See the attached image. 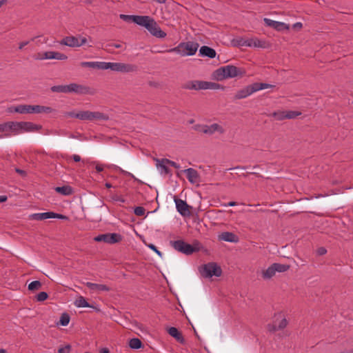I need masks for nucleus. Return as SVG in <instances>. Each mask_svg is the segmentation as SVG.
Instances as JSON below:
<instances>
[{"label": "nucleus", "instance_id": "cd10ccee", "mask_svg": "<svg viewBox=\"0 0 353 353\" xmlns=\"http://www.w3.org/2000/svg\"><path fill=\"white\" fill-rule=\"evenodd\" d=\"M109 117L101 112H91L90 111V121H108Z\"/></svg>", "mask_w": 353, "mask_h": 353}, {"label": "nucleus", "instance_id": "473e14b6", "mask_svg": "<svg viewBox=\"0 0 353 353\" xmlns=\"http://www.w3.org/2000/svg\"><path fill=\"white\" fill-rule=\"evenodd\" d=\"M285 114L286 111L279 110L272 112L270 116L274 117L277 121H283L286 119Z\"/></svg>", "mask_w": 353, "mask_h": 353}, {"label": "nucleus", "instance_id": "2f4dec72", "mask_svg": "<svg viewBox=\"0 0 353 353\" xmlns=\"http://www.w3.org/2000/svg\"><path fill=\"white\" fill-rule=\"evenodd\" d=\"M78 307H93L91 306L83 296H79L74 303Z\"/></svg>", "mask_w": 353, "mask_h": 353}, {"label": "nucleus", "instance_id": "c03bdc74", "mask_svg": "<svg viewBox=\"0 0 353 353\" xmlns=\"http://www.w3.org/2000/svg\"><path fill=\"white\" fill-rule=\"evenodd\" d=\"M81 66L83 67H89L92 68H97L98 65V62H81Z\"/></svg>", "mask_w": 353, "mask_h": 353}, {"label": "nucleus", "instance_id": "b1692460", "mask_svg": "<svg viewBox=\"0 0 353 353\" xmlns=\"http://www.w3.org/2000/svg\"><path fill=\"white\" fill-rule=\"evenodd\" d=\"M248 47L265 48L268 45L265 41L260 40L256 37L248 39Z\"/></svg>", "mask_w": 353, "mask_h": 353}, {"label": "nucleus", "instance_id": "49530a36", "mask_svg": "<svg viewBox=\"0 0 353 353\" xmlns=\"http://www.w3.org/2000/svg\"><path fill=\"white\" fill-rule=\"evenodd\" d=\"M110 62H98L97 69L100 70H108L110 69Z\"/></svg>", "mask_w": 353, "mask_h": 353}, {"label": "nucleus", "instance_id": "052dcab7", "mask_svg": "<svg viewBox=\"0 0 353 353\" xmlns=\"http://www.w3.org/2000/svg\"><path fill=\"white\" fill-rule=\"evenodd\" d=\"M72 159L75 162H79L81 161V157L77 154H74Z\"/></svg>", "mask_w": 353, "mask_h": 353}, {"label": "nucleus", "instance_id": "9d476101", "mask_svg": "<svg viewBox=\"0 0 353 353\" xmlns=\"http://www.w3.org/2000/svg\"><path fill=\"white\" fill-rule=\"evenodd\" d=\"M97 242H105L110 244L119 243L122 240V236L117 233H105L99 234L94 238Z\"/></svg>", "mask_w": 353, "mask_h": 353}, {"label": "nucleus", "instance_id": "6ab92c4d", "mask_svg": "<svg viewBox=\"0 0 353 353\" xmlns=\"http://www.w3.org/2000/svg\"><path fill=\"white\" fill-rule=\"evenodd\" d=\"M182 172L186 174L188 180L192 184H196L200 182V176L196 170L190 168L185 169Z\"/></svg>", "mask_w": 353, "mask_h": 353}, {"label": "nucleus", "instance_id": "58836bf2", "mask_svg": "<svg viewBox=\"0 0 353 353\" xmlns=\"http://www.w3.org/2000/svg\"><path fill=\"white\" fill-rule=\"evenodd\" d=\"M70 319V316L67 313H63L60 317L59 323L63 326H66L69 324Z\"/></svg>", "mask_w": 353, "mask_h": 353}, {"label": "nucleus", "instance_id": "6e6d98bb", "mask_svg": "<svg viewBox=\"0 0 353 353\" xmlns=\"http://www.w3.org/2000/svg\"><path fill=\"white\" fill-rule=\"evenodd\" d=\"M77 115H78V112H77V113H75V112H66V113L65 114V116H66V117H72V118H77V119H78Z\"/></svg>", "mask_w": 353, "mask_h": 353}, {"label": "nucleus", "instance_id": "f3484780", "mask_svg": "<svg viewBox=\"0 0 353 353\" xmlns=\"http://www.w3.org/2000/svg\"><path fill=\"white\" fill-rule=\"evenodd\" d=\"M174 202L177 211L182 215L186 216L190 214V206L187 204L185 201L174 197Z\"/></svg>", "mask_w": 353, "mask_h": 353}, {"label": "nucleus", "instance_id": "6e6552de", "mask_svg": "<svg viewBox=\"0 0 353 353\" xmlns=\"http://www.w3.org/2000/svg\"><path fill=\"white\" fill-rule=\"evenodd\" d=\"M16 134H18L23 132L39 131L42 129V126L30 121H16Z\"/></svg>", "mask_w": 353, "mask_h": 353}, {"label": "nucleus", "instance_id": "39448f33", "mask_svg": "<svg viewBox=\"0 0 353 353\" xmlns=\"http://www.w3.org/2000/svg\"><path fill=\"white\" fill-rule=\"evenodd\" d=\"M199 43L193 41L180 43L176 47L167 50L168 52H176L182 57L194 55L197 51Z\"/></svg>", "mask_w": 353, "mask_h": 353}, {"label": "nucleus", "instance_id": "4d7b16f0", "mask_svg": "<svg viewBox=\"0 0 353 353\" xmlns=\"http://www.w3.org/2000/svg\"><path fill=\"white\" fill-rule=\"evenodd\" d=\"M96 170L97 172H101L103 170V165L101 164H97Z\"/></svg>", "mask_w": 353, "mask_h": 353}, {"label": "nucleus", "instance_id": "69168bd1", "mask_svg": "<svg viewBox=\"0 0 353 353\" xmlns=\"http://www.w3.org/2000/svg\"><path fill=\"white\" fill-rule=\"evenodd\" d=\"M236 203L235 201H230L226 205L228 206H235Z\"/></svg>", "mask_w": 353, "mask_h": 353}, {"label": "nucleus", "instance_id": "4c0bfd02", "mask_svg": "<svg viewBox=\"0 0 353 353\" xmlns=\"http://www.w3.org/2000/svg\"><path fill=\"white\" fill-rule=\"evenodd\" d=\"M156 161L157 166L160 168L165 174H168L170 172V169L167 167L166 162H163V159L161 160L157 159Z\"/></svg>", "mask_w": 353, "mask_h": 353}, {"label": "nucleus", "instance_id": "603ef678", "mask_svg": "<svg viewBox=\"0 0 353 353\" xmlns=\"http://www.w3.org/2000/svg\"><path fill=\"white\" fill-rule=\"evenodd\" d=\"M15 172L20 174L23 177H26L27 175V173L25 170L19 169V168H15Z\"/></svg>", "mask_w": 353, "mask_h": 353}, {"label": "nucleus", "instance_id": "bf43d9fd", "mask_svg": "<svg viewBox=\"0 0 353 353\" xmlns=\"http://www.w3.org/2000/svg\"><path fill=\"white\" fill-rule=\"evenodd\" d=\"M108 47L111 48V47H114V48H120L121 47V44H117V43H109L108 44Z\"/></svg>", "mask_w": 353, "mask_h": 353}, {"label": "nucleus", "instance_id": "72a5a7b5", "mask_svg": "<svg viewBox=\"0 0 353 353\" xmlns=\"http://www.w3.org/2000/svg\"><path fill=\"white\" fill-rule=\"evenodd\" d=\"M129 346L132 349L137 350L142 347V342L140 339H139L137 338H133L130 340Z\"/></svg>", "mask_w": 353, "mask_h": 353}, {"label": "nucleus", "instance_id": "a18cd8bd", "mask_svg": "<svg viewBox=\"0 0 353 353\" xmlns=\"http://www.w3.org/2000/svg\"><path fill=\"white\" fill-rule=\"evenodd\" d=\"M119 17H120V19H121L122 20H123L125 21H127V22L132 21L133 22L134 15H127V14H120Z\"/></svg>", "mask_w": 353, "mask_h": 353}, {"label": "nucleus", "instance_id": "9b49d317", "mask_svg": "<svg viewBox=\"0 0 353 353\" xmlns=\"http://www.w3.org/2000/svg\"><path fill=\"white\" fill-rule=\"evenodd\" d=\"M196 130H199L200 132H202L204 134H207L209 135H212L216 132H219V134H222L225 132L224 128L220 125L218 123H213L210 125H199L195 128Z\"/></svg>", "mask_w": 353, "mask_h": 353}, {"label": "nucleus", "instance_id": "7c9ffc66", "mask_svg": "<svg viewBox=\"0 0 353 353\" xmlns=\"http://www.w3.org/2000/svg\"><path fill=\"white\" fill-rule=\"evenodd\" d=\"M55 191L62 195L68 196L72 194L73 190L69 185H63L55 188Z\"/></svg>", "mask_w": 353, "mask_h": 353}, {"label": "nucleus", "instance_id": "5701e85b", "mask_svg": "<svg viewBox=\"0 0 353 353\" xmlns=\"http://www.w3.org/2000/svg\"><path fill=\"white\" fill-rule=\"evenodd\" d=\"M168 332L170 336L174 337L178 342L181 344L185 343V339L181 334L177 328L174 327H171L168 330Z\"/></svg>", "mask_w": 353, "mask_h": 353}, {"label": "nucleus", "instance_id": "37998d69", "mask_svg": "<svg viewBox=\"0 0 353 353\" xmlns=\"http://www.w3.org/2000/svg\"><path fill=\"white\" fill-rule=\"evenodd\" d=\"M267 329L270 332H274L277 330H279L278 328L277 324L275 323V320H274L272 323H269L267 325Z\"/></svg>", "mask_w": 353, "mask_h": 353}, {"label": "nucleus", "instance_id": "423d86ee", "mask_svg": "<svg viewBox=\"0 0 353 353\" xmlns=\"http://www.w3.org/2000/svg\"><path fill=\"white\" fill-rule=\"evenodd\" d=\"M290 268L289 265L274 263L266 270L262 271V277L265 280H269L275 276L276 272H285Z\"/></svg>", "mask_w": 353, "mask_h": 353}, {"label": "nucleus", "instance_id": "79ce46f5", "mask_svg": "<svg viewBox=\"0 0 353 353\" xmlns=\"http://www.w3.org/2000/svg\"><path fill=\"white\" fill-rule=\"evenodd\" d=\"M145 210L143 207L138 206L134 210V213L139 216H143L145 214Z\"/></svg>", "mask_w": 353, "mask_h": 353}, {"label": "nucleus", "instance_id": "3c124183", "mask_svg": "<svg viewBox=\"0 0 353 353\" xmlns=\"http://www.w3.org/2000/svg\"><path fill=\"white\" fill-rule=\"evenodd\" d=\"M148 248L154 251L158 255L161 256L162 253L157 249V248L153 244H149Z\"/></svg>", "mask_w": 353, "mask_h": 353}, {"label": "nucleus", "instance_id": "338daca9", "mask_svg": "<svg viewBox=\"0 0 353 353\" xmlns=\"http://www.w3.org/2000/svg\"><path fill=\"white\" fill-rule=\"evenodd\" d=\"M116 201H121L122 203H124L125 202V199L121 198V197H117L116 199Z\"/></svg>", "mask_w": 353, "mask_h": 353}, {"label": "nucleus", "instance_id": "4be33fe9", "mask_svg": "<svg viewBox=\"0 0 353 353\" xmlns=\"http://www.w3.org/2000/svg\"><path fill=\"white\" fill-rule=\"evenodd\" d=\"M199 54L202 57H207L212 59L216 57V52L213 48L207 46H203L201 47L199 50Z\"/></svg>", "mask_w": 353, "mask_h": 353}, {"label": "nucleus", "instance_id": "dca6fc26", "mask_svg": "<svg viewBox=\"0 0 353 353\" xmlns=\"http://www.w3.org/2000/svg\"><path fill=\"white\" fill-rule=\"evenodd\" d=\"M263 21L267 26L271 27L277 31H281L283 30H289V25L283 23L276 21L268 18H264Z\"/></svg>", "mask_w": 353, "mask_h": 353}, {"label": "nucleus", "instance_id": "c756f323", "mask_svg": "<svg viewBox=\"0 0 353 353\" xmlns=\"http://www.w3.org/2000/svg\"><path fill=\"white\" fill-rule=\"evenodd\" d=\"M150 18L151 17L149 16H136V15H134L133 22L139 26L145 27L147 23L150 21Z\"/></svg>", "mask_w": 353, "mask_h": 353}, {"label": "nucleus", "instance_id": "1a4fd4ad", "mask_svg": "<svg viewBox=\"0 0 353 353\" xmlns=\"http://www.w3.org/2000/svg\"><path fill=\"white\" fill-rule=\"evenodd\" d=\"M86 42L87 39L85 37H81V35L79 37L69 36L64 37L60 41V44L71 48H77L85 44Z\"/></svg>", "mask_w": 353, "mask_h": 353}, {"label": "nucleus", "instance_id": "f8f14e48", "mask_svg": "<svg viewBox=\"0 0 353 353\" xmlns=\"http://www.w3.org/2000/svg\"><path fill=\"white\" fill-rule=\"evenodd\" d=\"M110 70L124 73L132 72L137 70L135 65L123 63H110Z\"/></svg>", "mask_w": 353, "mask_h": 353}, {"label": "nucleus", "instance_id": "f257e3e1", "mask_svg": "<svg viewBox=\"0 0 353 353\" xmlns=\"http://www.w3.org/2000/svg\"><path fill=\"white\" fill-rule=\"evenodd\" d=\"M52 92L59 93H75L78 94H95V90L88 86L72 83L69 85H54L50 88Z\"/></svg>", "mask_w": 353, "mask_h": 353}, {"label": "nucleus", "instance_id": "f704fd0d", "mask_svg": "<svg viewBox=\"0 0 353 353\" xmlns=\"http://www.w3.org/2000/svg\"><path fill=\"white\" fill-rule=\"evenodd\" d=\"M252 85H253L254 92L261 90L263 89H266V88H272L274 86L271 84L265 83H252Z\"/></svg>", "mask_w": 353, "mask_h": 353}, {"label": "nucleus", "instance_id": "0eeeda50", "mask_svg": "<svg viewBox=\"0 0 353 353\" xmlns=\"http://www.w3.org/2000/svg\"><path fill=\"white\" fill-rule=\"evenodd\" d=\"M200 273L205 278H211L213 276H220L222 270L216 263L210 262L203 265L200 269Z\"/></svg>", "mask_w": 353, "mask_h": 353}, {"label": "nucleus", "instance_id": "2eb2a0df", "mask_svg": "<svg viewBox=\"0 0 353 353\" xmlns=\"http://www.w3.org/2000/svg\"><path fill=\"white\" fill-rule=\"evenodd\" d=\"M16 121H8L3 123H0V132L5 133L3 137H10L11 135L10 133L16 134ZM2 137L3 136L1 135L0 138Z\"/></svg>", "mask_w": 353, "mask_h": 353}, {"label": "nucleus", "instance_id": "aec40b11", "mask_svg": "<svg viewBox=\"0 0 353 353\" xmlns=\"http://www.w3.org/2000/svg\"><path fill=\"white\" fill-rule=\"evenodd\" d=\"M54 110L49 106L40 105H30V114L52 113Z\"/></svg>", "mask_w": 353, "mask_h": 353}, {"label": "nucleus", "instance_id": "680f3d73", "mask_svg": "<svg viewBox=\"0 0 353 353\" xmlns=\"http://www.w3.org/2000/svg\"><path fill=\"white\" fill-rule=\"evenodd\" d=\"M248 174H254L255 175L256 177H261V175H260L258 172H248L246 174H244L245 176H246Z\"/></svg>", "mask_w": 353, "mask_h": 353}, {"label": "nucleus", "instance_id": "20e7f679", "mask_svg": "<svg viewBox=\"0 0 353 353\" xmlns=\"http://www.w3.org/2000/svg\"><path fill=\"white\" fill-rule=\"evenodd\" d=\"M171 245L174 250L186 255L199 252L203 248L202 244L198 240H194L192 244H189L183 240H176L171 241Z\"/></svg>", "mask_w": 353, "mask_h": 353}, {"label": "nucleus", "instance_id": "a878e982", "mask_svg": "<svg viewBox=\"0 0 353 353\" xmlns=\"http://www.w3.org/2000/svg\"><path fill=\"white\" fill-rule=\"evenodd\" d=\"M86 286L91 290H98V291H110V288L103 284H98L94 283L91 282H87L85 283Z\"/></svg>", "mask_w": 353, "mask_h": 353}, {"label": "nucleus", "instance_id": "393cba45", "mask_svg": "<svg viewBox=\"0 0 353 353\" xmlns=\"http://www.w3.org/2000/svg\"><path fill=\"white\" fill-rule=\"evenodd\" d=\"M274 320L279 330L284 329L288 325V322L282 313L276 314L274 316Z\"/></svg>", "mask_w": 353, "mask_h": 353}, {"label": "nucleus", "instance_id": "e2e57ef3", "mask_svg": "<svg viewBox=\"0 0 353 353\" xmlns=\"http://www.w3.org/2000/svg\"><path fill=\"white\" fill-rule=\"evenodd\" d=\"M8 199L7 196H0V203H3V202H5Z\"/></svg>", "mask_w": 353, "mask_h": 353}, {"label": "nucleus", "instance_id": "4468645a", "mask_svg": "<svg viewBox=\"0 0 353 353\" xmlns=\"http://www.w3.org/2000/svg\"><path fill=\"white\" fill-rule=\"evenodd\" d=\"M152 35L158 38H164L166 36V33L161 30L159 26L157 25L156 21L150 18V21H148L145 27Z\"/></svg>", "mask_w": 353, "mask_h": 353}, {"label": "nucleus", "instance_id": "de8ad7c7", "mask_svg": "<svg viewBox=\"0 0 353 353\" xmlns=\"http://www.w3.org/2000/svg\"><path fill=\"white\" fill-rule=\"evenodd\" d=\"M163 162H166L168 165H170V166L174 167V168L176 169H179L180 168V165L177 164L176 162L168 159H163Z\"/></svg>", "mask_w": 353, "mask_h": 353}, {"label": "nucleus", "instance_id": "ddd939ff", "mask_svg": "<svg viewBox=\"0 0 353 353\" xmlns=\"http://www.w3.org/2000/svg\"><path fill=\"white\" fill-rule=\"evenodd\" d=\"M58 218L62 219H66L67 216L57 214L53 212H47L42 213H34L29 216V219L31 220L42 221L48 219Z\"/></svg>", "mask_w": 353, "mask_h": 353}, {"label": "nucleus", "instance_id": "774afa93", "mask_svg": "<svg viewBox=\"0 0 353 353\" xmlns=\"http://www.w3.org/2000/svg\"><path fill=\"white\" fill-rule=\"evenodd\" d=\"M8 0H1L0 1V8L4 5L6 2H7Z\"/></svg>", "mask_w": 353, "mask_h": 353}, {"label": "nucleus", "instance_id": "bb28decb", "mask_svg": "<svg viewBox=\"0 0 353 353\" xmlns=\"http://www.w3.org/2000/svg\"><path fill=\"white\" fill-rule=\"evenodd\" d=\"M219 239L231 243H236L238 241V237L236 234L230 232H224L219 236Z\"/></svg>", "mask_w": 353, "mask_h": 353}, {"label": "nucleus", "instance_id": "412c9836", "mask_svg": "<svg viewBox=\"0 0 353 353\" xmlns=\"http://www.w3.org/2000/svg\"><path fill=\"white\" fill-rule=\"evenodd\" d=\"M68 57L61 52L49 51L46 52L43 54V56L40 57L41 59H57V60H65Z\"/></svg>", "mask_w": 353, "mask_h": 353}, {"label": "nucleus", "instance_id": "c9c22d12", "mask_svg": "<svg viewBox=\"0 0 353 353\" xmlns=\"http://www.w3.org/2000/svg\"><path fill=\"white\" fill-rule=\"evenodd\" d=\"M42 284L39 281H34L28 285V290L30 291H37L41 288Z\"/></svg>", "mask_w": 353, "mask_h": 353}, {"label": "nucleus", "instance_id": "8fccbe9b", "mask_svg": "<svg viewBox=\"0 0 353 353\" xmlns=\"http://www.w3.org/2000/svg\"><path fill=\"white\" fill-rule=\"evenodd\" d=\"M248 39H240L239 41H238V45L240 46H245V47H248Z\"/></svg>", "mask_w": 353, "mask_h": 353}, {"label": "nucleus", "instance_id": "c85d7f7f", "mask_svg": "<svg viewBox=\"0 0 353 353\" xmlns=\"http://www.w3.org/2000/svg\"><path fill=\"white\" fill-rule=\"evenodd\" d=\"M10 112H14L19 114H30V105H19L17 106L11 107Z\"/></svg>", "mask_w": 353, "mask_h": 353}, {"label": "nucleus", "instance_id": "0e129e2a", "mask_svg": "<svg viewBox=\"0 0 353 353\" xmlns=\"http://www.w3.org/2000/svg\"><path fill=\"white\" fill-rule=\"evenodd\" d=\"M109 352H110L109 350L106 347L102 348L101 350V353H109Z\"/></svg>", "mask_w": 353, "mask_h": 353}, {"label": "nucleus", "instance_id": "e433bc0d", "mask_svg": "<svg viewBox=\"0 0 353 353\" xmlns=\"http://www.w3.org/2000/svg\"><path fill=\"white\" fill-rule=\"evenodd\" d=\"M78 119L82 121H90V111H80L78 112Z\"/></svg>", "mask_w": 353, "mask_h": 353}, {"label": "nucleus", "instance_id": "f03ea898", "mask_svg": "<svg viewBox=\"0 0 353 353\" xmlns=\"http://www.w3.org/2000/svg\"><path fill=\"white\" fill-rule=\"evenodd\" d=\"M245 73V70L241 68H238L232 65H228L216 70L213 72L212 76L214 79L217 81H222L225 79L243 77Z\"/></svg>", "mask_w": 353, "mask_h": 353}, {"label": "nucleus", "instance_id": "09e8293b", "mask_svg": "<svg viewBox=\"0 0 353 353\" xmlns=\"http://www.w3.org/2000/svg\"><path fill=\"white\" fill-rule=\"evenodd\" d=\"M71 350V345H67L65 347H60L58 350L59 353H70Z\"/></svg>", "mask_w": 353, "mask_h": 353}, {"label": "nucleus", "instance_id": "ea45409f", "mask_svg": "<svg viewBox=\"0 0 353 353\" xmlns=\"http://www.w3.org/2000/svg\"><path fill=\"white\" fill-rule=\"evenodd\" d=\"M301 114V112L289 110V111H286L285 117H286V119H292L296 118V117H298Z\"/></svg>", "mask_w": 353, "mask_h": 353}, {"label": "nucleus", "instance_id": "5fc2aeb1", "mask_svg": "<svg viewBox=\"0 0 353 353\" xmlns=\"http://www.w3.org/2000/svg\"><path fill=\"white\" fill-rule=\"evenodd\" d=\"M303 24L301 22H296L292 26V28L294 30H299L302 28Z\"/></svg>", "mask_w": 353, "mask_h": 353}, {"label": "nucleus", "instance_id": "13d9d810", "mask_svg": "<svg viewBox=\"0 0 353 353\" xmlns=\"http://www.w3.org/2000/svg\"><path fill=\"white\" fill-rule=\"evenodd\" d=\"M29 43V41H23L19 43V49L22 50L24 46H27Z\"/></svg>", "mask_w": 353, "mask_h": 353}, {"label": "nucleus", "instance_id": "a19ab883", "mask_svg": "<svg viewBox=\"0 0 353 353\" xmlns=\"http://www.w3.org/2000/svg\"><path fill=\"white\" fill-rule=\"evenodd\" d=\"M48 298V294L46 292H41L36 296L37 301L41 302Z\"/></svg>", "mask_w": 353, "mask_h": 353}, {"label": "nucleus", "instance_id": "7ed1b4c3", "mask_svg": "<svg viewBox=\"0 0 353 353\" xmlns=\"http://www.w3.org/2000/svg\"><path fill=\"white\" fill-rule=\"evenodd\" d=\"M181 88L185 90L196 91L201 90H224L225 88L223 85L217 83L199 80L188 81L183 83Z\"/></svg>", "mask_w": 353, "mask_h": 353}, {"label": "nucleus", "instance_id": "864d4df0", "mask_svg": "<svg viewBox=\"0 0 353 353\" xmlns=\"http://www.w3.org/2000/svg\"><path fill=\"white\" fill-rule=\"evenodd\" d=\"M326 252L327 250L323 247H321L317 250V254L320 256L324 255Z\"/></svg>", "mask_w": 353, "mask_h": 353}, {"label": "nucleus", "instance_id": "a211bd4d", "mask_svg": "<svg viewBox=\"0 0 353 353\" xmlns=\"http://www.w3.org/2000/svg\"><path fill=\"white\" fill-rule=\"evenodd\" d=\"M254 92H254V90L253 88V85L251 84V85H249L242 89L238 90L236 92V94L234 97V99L235 100L245 99L247 97L253 94Z\"/></svg>", "mask_w": 353, "mask_h": 353}]
</instances>
